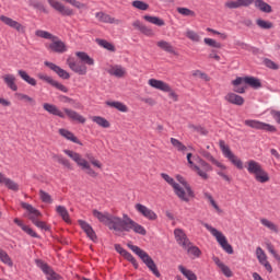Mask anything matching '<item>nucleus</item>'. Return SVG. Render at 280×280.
I'll list each match as a JSON object with an SVG mask.
<instances>
[{"label": "nucleus", "instance_id": "f257e3e1", "mask_svg": "<svg viewBox=\"0 0 280 280\" xmlns=\"http://www.w3.org/2000/svg\"><path fill=\"white\" fill-rule=\"evenodd\" d=\"M94 218H97L102 224L108 226L112 231H118L119 233H138V235H147L148 231L141 224L135 222L128 214H124L122 219L119 217H115L108 212L102 213L97 210H93Z\"/></svg>", "mask_w": 280, "mask_h": 280}, {"label": "nucleus", "instance_id": "f03ea898", "mask_svg": "<svg viewBox=\"0 0 280 280\" xmlns=\"http://www.w3.org/2000/svg\"><path fill=\"white\" fill-rule=\"evenodd\" d=\"M63 152L69 156V159L73 160L74 163H77L78 167H80L88 176H91V178H97V172L93 170V167H97V170H102V162L100 160L95 159L92 153H86L84 159L82 158V154L71 151L69 149L63 150ZM93 165V167H91Z\"/></svg>", "mask_w": 280, "mask_h": 280}, {"label": "nucleus", "instance_id": "7ed1b4c3", "mask_svg": "<svg viewBox=\"0 0 280 280\" xmlns=\"http://www.w3.org/2000/svg\"><path fill=\"white\" fill-rule=\"evenodd\" d=\"M75 56L77 58H79V61L69 58L67 60L68 67L71 69V71L78 73L79 75H86V73L89 72V68L86 67V65L89 67H93L95 65V60L84 51H77Z\"/></svg>", "mask_w": 280, "mask_h": 280}, {"label": "nucleus", "instance_id": "20e7f679", "mask_svg": "<svg viewBox=\"0 0 280 280\" xmlns=\"http://www.w3.org/2000/svg\"><path fill=\"white\" fill-rule=\"evenodd\" d=\"M194 159V160H191ZM187 161H188V165L190 167V170H192V172H195L197 175L200 176V178L202 180H209V172H212L213 167L210 166L209 163H207V161L202 160V158H200V155H195L191 153L187 154ZM194 161H196V163L199 164L196 165L194 163Z\"/></svg>", "mask_w": 280, "mask_h": 280}, {"label": "nucleus", "instance_id": "39448f33", "mask_svg": "<svg viewBox=\"0 0 280 280\" xmlns=\"http://www.w3.org/2000/svg\"><path fill=\"white\" fill-rule=\"evenodd\" d=\"M246 170L248 174L254 176L255 180L257 183H268L270 180V175H268V172L264 170V166L255 160H249L246 162Z\"/></svg>", "mask_w": 280, "mask_h": 280}, {"label": "nucleus", "instance_id": "423d86ee", "mask_svg": "<svg viewBox=\"0 0 280 280\" xmlns=\"http://www.w3.org/2000/svg\"><path fill=\"white\" fill-rule=\"evenodd\" d=\"M127 246H128V248H130V250H132V253H135V255H137L138 257L141 258L143 264H145V266L149 268V270L152 271V273L155 277H158V278L161 277V272L159 271L156 264L154 262L152 257H150V255L148 253H145V250L141 249L137 245H132L131 243L127 244Z\"/></svg>", "mask_w": 280, "mask_h": 280}, {"label": "nucleus", "instance_id": "0eeeda50", "mask_svg": "<svg viewBox=\"0 0 280 280\" xmlns=\"http://www.w3.org/2000/svg\"><path fill=\"white\" fill-rule=\"evenodd\" d=\"M203 226L207 229V231H209V233H211L213 237H215L218 244L221 246V248H223V250H225V253H228V255H233V246L229 244L226 236H224L222 232L218 231V229L209 225L208 223H203Z\"/></svg>", "mask_w": 280, "mask_h": 280}, {"label": "nucleus", "instance_id": "6e6552de", "mask_svg": "<svg viewBox=\"0 0 280 280\" xmlns=\"http://www.w3.org/2000/svg\"><path fill=\"white\" fill-rule=\"evenodd\" d=\"M148 84L152 89H156V91L168 93L170 100H172L173 102H178V94L172 89L168 83H165L164 81H161L159 79H149Z\"/></svg>", "mask_w": 280, "mask_h": 280}, {"label": "nucleus", "instance_id": "1a4fd4ad", "mask_svg": "<svg viewBox=\"0 0 280 280\" xmlns=\"http://www.w3.org/2000/svg\"><path fill=\"white\" fill-rule=\"evenodd\" d=\"M219 148L222 151L223 156H225V159H229V161L234 164L237 170H244V162H242L240 158H237V155H234L233 151H231V148L226 145V142H224V140L219 141Z\"/></svg>", "mask_w": 280, "mask_h": 280}, {"label": "nucleus", "instance_id": "9d476101", "mask_svg": "<svg viewBox=\"0 0 280 280\" xmlns=\"http://www.w3.org/2000/svg\"><path fill=\"white\" fill-rule=\"evenodd\" d=\"M176 179L178 180L177 185L179 189H182V194H184V197H178L184 202H189V198H194V190L191 189V186L187 184V180H185V177L177 175Z\"/></svg>", "mask_w": 280, "mask_h": 280}, {"label": "nucleus", "instance_id": "9b49d317", "mask_svg": "<svg viewBox=\"0 0 280 280\" xmlns=\"http://www.w3.org/2000/svg\"><path fill=\"white\" fill-rule=\"evenodd\" d=\"M50 40V43L45 44L48 51H54L55 54H65L68 51L67 44H65L58 36L52 37Z\"/></svg>", "mask_w": 280, "mask_h": 280}, {"label": "nucleus", "instance_id": "f8f14e48", "mask_svg": "<svg viewBox=\"0 0 280 280\" xmlns=\"http://www.w3.org/2000/svg\"><path fill=\"white\" fill-rule=\"evenodd\" d=\"M245 126L254 128L255 130H265L266 132H277V127L270 124L261 122L259 120L247 119L244 121Z\"/></svg>", "mask_w": 280, "mask_h": 280}, {"label": "nucleus", "instance_id": "ddd939ff", "mask_svg": "<svg viewBox=\"0 0 280 280\" xmlns=\"http://www.w3.org/2000/svg\"><path fill=\"white\" fill-rule=\"evenodd\" d=\"M49 5L56 10V12H59L61 16H73V9L66 7L58 0H48Z\"/></svg>", "mask_w": 280, "mask_h": 280}, {"label": "nucleus", "instance_id": "4468645a", "mask_svg": "<svg viewBox=\"0 0 280 280\" xmlns=\"http://www.w3.org/2000/svg\"><path fill=\"white\" fill-rule=\"evenodd\" d=\"M0 21L8 27H11V30H15V32H19L20 34H25V26L18 22L16 20H13L12 18L0 15Z\"/></svg>", "mask_w": 280, "mask_h": 280}, {"label": "nucleus", "instance_id": "2eb2a0df", "mask_svg": "<svg viewBox=\"0 0 280 280\" xmlns=\"http://www.w3.org/2000/svg\"><path fill=\"white\" fill-rule=\"evenodd\" d=\"M255 0H226L224 2L225 10H240V8H248L253 5Z\"/></svg>", "mask_w": 280, "mask_h": 280}, {"label": "nucleus", "instance_id": "dca6fc26", "mask_svg": "<svg viewBox=\"0 0 280 280\" xmlns=\"http://www.w3.org/2000/svg\"><path fill=\"white\" fill-rule=\"evenodd\" d=\"M98 23H107L109 25H121V20L110 16V14L100 11L94 14Z\"/></svg>", "mask_w": 280, "mask_h": 280}, {"label": "nucleus", "instance_id": "f3484780", "mask_svg": "<svg viewBox=\"0 0 280 280\" xmlns=\"http://www.w3.org/2000/svg\"><path fill=\"white\" fill-rule=\"evenodd\" d=\"M36 265L46 275L47 280H60V276L55 272L49 265L45 264L43 260H36Z\"/></svg>", "mask_w": 280, "mask_h": 280}, {"label": "nucleus", "instance_id": "a211bd4d", "mask_svg": "<svg viewBox=\"0 0 280 280\" xmlns=\"http://www.w3.org/2000/svg\"><path fill=\"white\" fill-rule=\"evenodd\" d=\"M36 265L46 275L47 280H60V276L55 272L49 265L45 264L43 260H36Z\"/></svg>", "mask_w": 280, "mask_h": 280}, {"label": "nucleus", "instance_id": "6ab92c4d", "mask_svg": "<svg viewBox=\"0 0 280 280\" xmlns=\"http://www.w3.org/2000/svg\"><path fill=\"white\" fill-rule=\"evenodd\" d=\"M136 211H138V213H140V215H143V218H145L147 220H158L159 215H156V212H154L152 209L148 208L144 205L141 203H137L135 206Z\"/></svg>", "mask_w": 280, "mask_h": 280}, {"label": "nucleus", "instance_id": "aec40b11", "mask_svg": "<svg viewBox=\"0 0 280 280\" xmlns=\"http://www.w3.org/2000/svg\"><path fill=\"white\" fill-rule=\"evenodd\" d=\"M22 208L28 212L27 218L33 224L43 218V213H40V211H38L36 208H33V206L30 203L23 202Z\"/></svg>", "mask_w": 280, "mask_h": 280}, {"label": "nucleus", "instance_id": "412c9836", "mask_svg": "<svg viewBox=\"0 0 280 280\" xmlns=\"http://www.w3.org/2000/svg\"><path fill=\"white\" fill-rule=\"evenodd\" d=\"M256 257L261 266L266 268L267 272H272V266L268 261V256L266 255V252L262 250L261 247L256 248Z\"/></svg>", "mask_w": 280, "mask_h": 280}, {"label": "nucleus", "instance_id": "4be33fe9", "mask_svg": "<svg viewBox=\"0 0 280 280\" xmlns=\"http://www.w3.org/2000/svg\"><path fill=\"white\" fill-rule=\"evenodd\" d=\"M161 177L166 180L168 183V185H171L174 189L175 196H177V198H185V194L183 192V189L180 188V186H178V183H176V180H174V178H172L170 175L162 173Z\"/></svg>", "mask_w": 280, "mask_h": 280}, {"label": "nucleus", "instance_id": "5701e85b", "mask_svg": "<svg viewBox=\"0 0 280 280\" xmlns=\"http://www.w3.org/2000/svg\"><path fill=\"white\" fill-rule=\"evenodd\" d=\"M44 65L45 67H48V69L57 73L59 78H62V80H69V78H71L69 72H67L65 69L60 68L59 66H56V63L54 62L45 61Z\"/></svg>", "mask_w": 280, "mask_h": 280}, {"label": "nucleus", "instance_id": "b1692460", "mask_svg": "<svg viewBox=\"0 0 280 280\" xmlns=\"http://www.w3.org/2000/svg\"><path fill=\"white\" fill-rule=\"evenodd\" d=\"M174 235L177 244L182 246V248L189 246V238L187 237V234H185V231L182 229H175L174 230Z\"/></svg>", "mask_w": 280, "mask_h": 280}, {"label": "nucleus", "instance_id": "393cba45", "mask_svg": "<svg viewBox=\"0 0 280 280\" xmlns=\"http://www.w3.org/2000/svg\"><path fill=\"white\" fill-rule=\"evenodd\" d=\"M43 108L46 110V113H49V115H55L56 117H60V119H65L66 117L65 113H62V110H60V108L54 104L44 103Z\"/></svg>", "mask_w": 280, "mask_h": 280}, {"label": "nucleus", "instance_id": "a878e982", "mask_svg": "<svg viewBox=\"0 0 280 280\" xmlns=\"http://www.w3.org/2000/svg\"><path fill=\"white\" fill-rule=\"evenodd\" d=\"M63 113L67 115L68 118L71 119V121H78V124H86V118H84V116L80 115L73 109L63 108Z\"/></svg>", "mask_w": 280, "mask_h": 280}, {"label": "nucleus", "instance_id": "bb28decb", "mask_svg": "<svg viewBox=\"0 0 280 280\" xmlns=\"http://www.w3.org/2000/svg\"><path fill=\"white\" fill-rule=\"evenodd\" d=\"M199 154H201V156H203V159H207V161H210V163H212V165H215V167H219L220 170H226V165H224L220 161L215 160V158H213V155H211V153H209V151H206L205 149H200Z\"/></svg>", "mask_w": 280, "mask_h": 280}, {"label": "nucleus", "instance_id": "cd10ccee", "mask_svg": "<svg viewBox=\"0 0 280 280\" xmlns=\"http://www.w3.org/2000/svg\"><path fill=\"white\" fill-rule=\"evenodd\" d=\"M78 223H79V226H81L82 231H84V233H86L88 237H90V240H92V242H95V240H97V235H95V231L93 230L91 224H89L86 221H82V220H79Z\"/></svg>", "mask_w": 280, "mask_h": 280}, {"label": "nucleus", "instance_id": "c85d7f7f", "mask_svg": "<svg viewBox=\"0 0 280 280\" xmlns=\"http://www.w3.org/2000/svg\"><path fill=\"white\" fill-rule=\"evenodd\" d=\"M225 102H229V104H234V106H244V97L230 92L224 96Z\"/></svg>", "mask_w": 280, "mask_h": 280}, {"label": "nucleus", "instance_id": "c756f323", "mask_svg": "<svg viewBox=\"0 0 280 280\" xmlns=\"http://www.w3.org/2000/svg\"><path fill=\"white\" fill-rule=\"evenodd\" d=\"M2 80L11 91H19V85H16V77H14V74H4L2 75Z\"/></svg>", "mask_w": 280, "mask_h": 280}, {"label": "nucleus", "instance_id": "7c9ffc66", "mask_svg": "<svg viewBox=\"0 0 280 280\" xmlns=\"http://www.w3.org/2000/svg\"><path fill=\"white\" fill-rule=\"evenodd\" d=\"M0 185H5L8 189H11V191H19V184L5 177L3 173H0Z\"/></svg>", "mask_w": 280, "mask_h": 280}, {"label": "nucleus", "instance_id": "2f4dec72", "mask_svg": "<svg viewBox=\"0 0 280 280\" xmlns=\"http://www.w3.org/2000/svg\"><path fill=\"white\" fill-rule=\"evenodd\" d=\"M214 264L218 266V268L221 270V272L224 275V277L231 278L233 277V271H231V268L226 266L220 258L213 257Z\"/></svg>", "mask_w": 280, "mask_h": 280}, {"label": "nucleus", "instance_id": "473e14b6", "mask_svg": "<svg viewBox=\"0 0 280 280\" xmlns=\"http://www.w3.org/2000/svg\"><path fill=\"white\" fill-rule=\"evenodd\" d=\"M253 3L257 10L265 12V14H270V12H272V7L264 0H254Z\"/></svg>", "mask_w": 280, "mask_h": 280}, {"label": "nucleus", "instance_id": "72a5a7b5", "mask_svg": "<svg viewBox=\"0 0 280 280\" xmlns=\"http://www.w3.org/2000/svg\"><path fill=\"white\" fill-rule=\"evenodd\" d=\"M156 45L160 49H162V51H166V54H173L174 56H176V50L174 49V46H172L170 42L162 39L159 40Z\"/></svg>", "mask_w": 280, "mask_h": 280}, {"label": "nucleus", "instance_id": "f704fd0d", "mask_svg": "<svg viewBox=\"0 0 280 280\" xmlns=\"http://www.w3.org/2000/svg\"><path fill=\"white\" fill-rule=\"evenodd\" d=\"M105 104L109 106V108H116V110L120 113H128V106L119 101H107Z\"/></svg>", "mask_w": 280, "mask_h": 280}, {"label": "nucleus", "instance_id": "c9c22d12", "mask_svg": "<svg viewBox=\"0 0 280 280\" xmlns=\"http://www.w3.org/2000/svg\"><path fill=\"white\" fill-rule=\"evenodd\" d=\"M18 75H20L21 80L30 84L31 86H36L37 82L36 79L32 78L27 71L25 70H18Z\"/></svg>", "mask_w": 280, "mask_h": 280}, {"label": "nucleus", "instance_id": "e433bc0d", "mask_svg": "<svg viewBox=\"0 0 280 280\" xmlns=\"http://www.w3.org/2000/svg\"><path fill=\"white\" fill-rule=\"evenodd\" d=\"M14 96L19 102H24V104H28L30 106H34L36 104V100L25 93H15Z\"/></svg>", "mask_w": 280, "mask_h": 280}, {"label": "nucleus", "instance_id": "4c0bfd02", "mask_svg": "<svg viewBox=\"0 0 280 280\" xmlns=\"http://www.w3.org/2000/svg\"><path fill=\"white\" fill-rule=\"evenodd\" d=\"M109 75H114L115 78H124L126 75V68L121 66H113L108 70Z\"/></svg>", "mask_w": 280, "mask_h": 280}, {"label": "nucleus", "instance_id": "58836bf2", "mask_svg": "<svg viewBox=\"0 0 280 280\" xmlns=\"http://www.w3.org/2000/svg\"><path fill=\"white\" fill-rule=\"evenodd\" d=\"M52 159H54V161H57V163H59V165H63L66 167V170H73L71 162L68 159H66L65 156H62L60 154H52Z\"/></svg>", "mask_w": 280, "mask_h": 280}, {"label": "nucleus", "instance_id": "ea45409f", "mask_svg": "<svg viewBox=\"0 0 280 280\" xmlns=\"http://www.w3.org/2000/svg\"><path fill=\"white\" fill-rule=\"evenodd\" d=\"M59 135L63 137V139H67L68 141H72V143H80V140L73 132L69 131L68 129H59Z\"/></svg>", "mask_w": 280, "mask_h": 280}, {"label": "nucleus", "instance_id": "a19ab883", "mask_svg": "<svg viewBox=\"0 0 280 280\" xmlns=\"http://www.w3.org/2000/svg\"><path fill=\"white\" fill-rule=\"evenodd\" d=\"M144 21L151 23L152 25H156L158 27H163L165 25V21L159 16L144 15Z\"/></svg>", "mask_w": 280, "mask_h": 280}, {"label": "nucleus", "instance_id": "79ce46f5", "mask_svg": "<svg viewBox=\"0 0 280 280\" xmlns=\"http://www.w3.org/2000/svg\"><path fill=\"white\" fill-rule=\"evenodd\" d=\"M91 120L97 124V126H101V128H110V122L102 116H92Z\"/></svg>", "mask_w": 280, "mask_h": 280}, {"label": "nucleus", "instance_id": "37998d69", "mask_svg": "<svg viewBox=\"0 0 280 280\" xmlns=\"http://www.w3.org/2000/svg\"><path fill=\"white\" fill-rule=\"evenodd\" d=\"M0 261H2V264H4L5 266H9V268H12V266H14V262L12 261V258L10 257V255H8V252L3 250L0 247Z\"/></svg>", "mask_w": 280, "mask_h": 280}, {"label": "nucleus", "instance_id": "c03bdc74", "mask_svg": "<svg viewBox=\"0 0 280 280\" xmlns=\"http://www.w3.org/2000/svg\"><path fill=\"white\" fill-rule=\"evenodd\" d=\"M245 84H248L252 86V89H261V81L259 79L254 78V77H246L244 78Z\"/></svg>", "mask_w": 280, "mask_h": 280}, {"label": "nucleus", "instance_id": "a18cd8bd", "mask_svg": "<svg viewBox=\"0 0 280 280\" xmlns=\"http://www.w3.org/2000/svg\"><path fill=\"white\" fill-rule=\"evenodd\" d=\"M178 270H179V272H182V275H184L188 280H198V276H196V275L194 273V271H191V270L185 268V266L179 265V266H178Z\"/></svg>", "mask_w": 280, "mask_h": 280}, {"label": "nucleus", "instance_id": "49530a36", "mask_svg": "<svg viewBox=\"0 0 280 280\" xmlns=\"http://www.w3.org/2000/svg\"><path fill=\"white\" fill-rule=\"evenodd\" d=\"M184 250H187L188 255H192V257H200V255H202L200 248L192 246L191 242L188 244V246L184 247Z\"/></svg>", "mask_w": 280, "mask_h": 280}, {"label": "nucleus", "instance_id": "de8ad7c7", "mask_svg": "<svg viewBox=\"0 0 280 280\" xmlns=\"http://www.w3.org/2000/svg\"><path fill=\"white\" fill-rule=\"evenodd\" d=\"M260 224H262V226H266V229H269V231H272V233H279V228L277 226V224L268 219H260Z\"/></svg>", "mask_w": 280, "mask_h": 280}, {"label": "nucleus", "instance_id": "09e8293b", "mask_svg": "<svg viewBox=\"0 0 280 280\" xmlns=\"http://www.w3.org/2000/svg\"><path fill=\"white\" fill-rule=\"evenodd\" d=\"M56 211L65 222H71V219L69 218V211L67 208H65V206H57Z\"/></svg>", "mask_w": 280, "mask_h": 280}, {"label": "nucleus", "instance_id": "8fccbe9b", "mask_svg": "<svg viewBox=\"0 0 280 280\" xmlns=\"http://www.w3.org/2000/svg\"><path fill=\"white\" fill-rule=\"evenodd\" d=\"M171 143H172L173 148H175V150H177V152H187V147L185 144H183V142H180V140H178L176 138H171Z\"/></svg>", "mask_w": 280, "mask_h": 280}, {"label": "nucleus", "instance_id": "3c124183", "mask_svg": "<svg viewBox=\"0 0 280 280\" xmlns=\"http://www.w3.org/2000/svg\"><path fill=\"white\" fill-rule=\"evenodd\" d=\"M185 36L192 43H200V35H198V33H196V31L187 28Z\"/></svg>", "mask_w": 280, "mask_h": 280}, {"label": "nucleus", "instance_id": "603ef678", "mask_svg": "<svg viewBox=\"0 0 280 280\" xmlns=\"http://www.w3.org/2000/svg\"><path fill=\"white\" fill-rule=\"evenodd\" d=\"M256 25H258L260 30H272V27H275V24H272V22L261 19L256 20Z\"/></svg>", "mask_w": 280, "mask_h": 280}, {"label": "nucleus", "instance_id": "864d4df0", "mask_svg": "<svg viewBox=\"0 0 280 280\" xmlns=\"http://www.w3.org/2000/svg\"><path fill=\"white\" fill-rule=\"evenodd\" d=\"M35 36H38V38H45L46 40H52L56 35H54L47 31L37 30L35 32Z\"/></svg>", "mask_w": 280, "mask_h": 280}, {"label": "nucleus", "instance_id": "5fc2aeb1", "mask_svg": "<svg viewBox=\"0 0 280 280\" xmlns=\"http://www.w3.org/2000/svg\"><path fill=\"white\" fill-rule=\"evenodd\" d=\"M97 45H100V47H103L104 49H107V51H115V46L105 39H96Z\"/></svg>", "mask_w": 280, "mask_h": 280}, {"label": "nucleus", "instance_id": "6e6d98bb", "mask_svg": "<svg viewBox=\"0 0 280 280\" xmlns=\"http://www.w3.org/2000/svg\"><path fill=\"white\" fill-rule=\"evenodd\" d=\"M203 43L205 45H208V47H213L214 49H222V44L213 38L206 37L203 39Z\"/></svg>", "mask_w": 280, "mask_h": 280}, {"label": "nucleus", "instance_id": "4d7b16f0", "mask_svg": "<svg viewBox=\"0 0 280 280\" xmlns=\"http://www.w3.org/2000/svg\"><path fill=\"white\" fill-rule=\"evenodd\" d=\"M176 10L182 16H196V12L188 8L178 7Z\"/></svg>", "mask_w": 280, "mask_h": 280}, {"label": "nucleus", "instance_id": "13d9d810", "mask_svg": "<svg viewBox=\"0 0 280 280\" xmlns=\"http://www.w3.org/2000/svg\"><path fill=\"white\" fill-rule=\"evenodd\" d=\"M132 8H136V10H142L145 11L150 8V4L141 1V0H135L131 3Z\"/></svg>", "mask_w": 280, "mask_h": 280}, {"label": "nucleus", "instance_id": "bf43d9fd", "mask_svg": "<svg viewBox=\"0 0 280 280\" xmlns=\"http://www.w3.org/2000/svg\"><path fill=\"white\" fill-rule=\"evenodd\" d=\"M28 4L31 5V8H35V10H40L42 12L47 13V9H45L43 2L38 0H28Z\"/></svg>", "mask_w": 280, "mask_h": 280}, {"label": "nucleus", "instance_id": "052dcab7", "mask_svg": "<svg viewBox=\"0 0 280 280\" xmlns=\"http://www.w3.org/2000/svg\"><path fill=\"white\" fill-rule=\"evenodd\" d=\"M205 198L210 202V205L213 207V209H215V211L218 213H222L220 206H218V203L215 202V200L213 199V196H211V194L205 192Z\"/></svg>", "mask_w": 280, "mask_h": 280}, {"label": "nucleus", "instance_id": "680f3d73", "mask_svg": "<svg viewBox=\"0 0 280 280\" xmlns=\"http://www.w3.org/2000/svg\"><path fill=\"white\" fill-rule=\"evenodd\" d=\"M39 198L43 202H46L47 205H51L54 202V199H51V195L49 192H46L45 190H39Z\"/></svg>", "mask_w": 280, "mask_h": 280}, {"label": "nucleus", "instance_id": "e2e57ef3", "mask_svg": "<svg viewBox=\"0 0 280 280\" xmlns=\"http://www.w3.org/2000/svg\"><path fill=\"white\" fill-rule=\"evenodd\" d=\"M65 3H69V5H72V8H77V10H85L86 4L78 1V0H62Z\"/></svg>", "mask_w": 280, "mask_h": 280}, {"label": "nucleus", "instance_id": "0e129e2a", "mask_svg": "<svg viewBox=\"0 0 280 280\" xmlns=\"http://www.w3.org/2000/svg\"><path fill=\"white\" fill-rule=\"evenodd\" d=\"M264 65L265 67H267L268 69H272L273 71H278L279 69V65L270 59H265Z\"/></svg>", "mask_w": 280, "mask_h": 280}, {"label": "nucleus", "instance_id": "69168bd1", "mask_svg": "<svg viewBox=\"0 0 280 280\" xmlns=\"http://www.w3.org/2000/svg\"><path fill=\"white\" fill-rule=\"evenodd\" d=\"M122 257H125L127 261H130V264H132L135 268H139V262H137V259L135 258V256H132V254L127 252Z\"/></svg>", "mask_w": 280, "mask_h": 280}, {"label": "nucleus", "instance_id": "338daca9", "mask_svg": "<svg viewBox=\"0 0 280 280\" xmlns=\"http://www.w3.org/2000/svg\"><path fill=\"white\" fill-rule=\"evenodd\" d=\"M188 128L192 130V132H198L199 135H207V129L201 126L188 125Z\"/></svg>", "mask_w": 280, "mask_h": 280}, {"label": "nucleus", "instance_id": "774afa93", "mask_svg": "<svg viewBox=\"0 0 280 280\" xmlns=\"http://www.w3.org/2000/svg\"><path fill=\"white\" fill-rule=\"evenodd\" d=\"M37 229H40V231H49V225H47L46 222L40 221V219L37 220V222L33 223Z\"/></svg>", "mask_w": 280, "mask_h": 280}]
</instances>
